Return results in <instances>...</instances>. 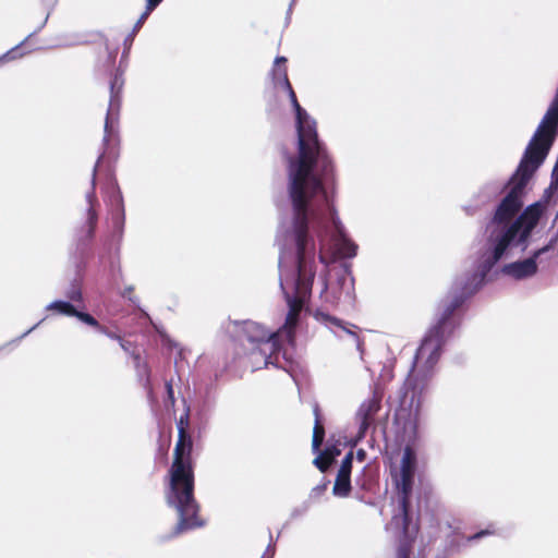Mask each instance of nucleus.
Wrapping results in <instances>:
<instances>
[{
  "instance_id": "obj_1",
  "label": "nucleus",
  "mask_w": 558,
  "mask_h": 558,
  "mask_svg": "<svg viewBox=\"0 0 558 558\" xmlns=\"http://www.w3.org/2000/svg\"><path fill=\"white\" fill-rule=\"evenodd\" d=\"M312 223L281 219L279 222L276 244L279 247L280 288L284 295L288 314L286 322L277 331L267 330L263 325L253 322H234L241 328L239 340L250 351L254 369L279 366V353L283 341L293 343L294 328L299 315L311 298L316 275L317 245L319 243V262L328 265L337 257L352 258L342 253L339 245L331 239L330 232L318 235Z\"/></svg>"
},
{
  "instance_id": "obj_2",
  "label": "nucleus",
  "mask_w": 558,
  "mask_h": 558,
  "mask_svg": "<svg viewBox=\"0 0 558 558\" xmlns=\"http://www.w3.org/2000/svg\"><path fill=\"white\" fill-rule=\"evenodd\" d=\"M286 57H277L271 71L276 85L287 90L295 113L298 155L286 156L287 192L293 221L312 223L318 235L330 232L331 239L347 256H355L357 245L348 236L337 216L328 185L333 179V163L325 144L318 138L316 121L302 108L288 78Z\"/></svg>"
},
{
  "instance_id": "obj_3",
  "label": "nucleus",
  "mask_w": 558,
  "mask_h": 558,
  "mask_svg": "<svg viewBox=\"0 0 558 558\" xmlns=\"http://www.w3.org/2000/svg\"><path fill=\"white\" fill-rule=\"evenodd\" d=\"M453 332V295L449 292L438 304L435 323L430 326L413 359L412 367L399 392V407L395 422L401 429L402 441L407 442L400 461V470L393 475L399 494L400 513L393 515L391 525L402 527L397 558H410L415 529H410V498L417 468L416 452L412 444L418 436L423 416V402L434 366L439 361L447 339Z\"/></svg>"
},
{
  "instance_id": "obj_4",
  "label": "nucleus",
  "mask_w": 558,
  "mask_h": 558,
  "mask_svg": "<svg viewBox=\"0 0 558 558\" xmlns=\"http://www.w3.org/2000/svg\"><path fill=\"white\" fill-rule=\"evenodd\" d=\"M187 423V414L181 416L178 422L179 439L166 493L167 504L177 510L179 519L171 534L163 537V541L205 525V521L198 517L199 505L194 497V473L190 461L193 442L185 428Z\"/></svg>"
},
{
  "instance_id": "obj_5",
  "label": "nucleus",
  "mask_w": 558,
  "mask_h": 558,
  "mask_svg": "<svg viewBox=\"0 0 558 558\" xmlns=\"http://www.w3.org/2000/svg\"><path fill=\"white\" fill-rule=\"evenodd\" d=\"M102 158H104V154H101L96 161V165L93 169V175H92V189H90V191H88L86 193V196H85V199L87 203L85 221L75 231V241H76L77 250H83L95 238L96 227L98 223L97 206H99V203H98V199H97L96 193H95L96 173H97L98 166Z\"/></svg>"
},
{
  "instance_id": "obj_6",
  "label": "nucleus",
  "mask_w": 558,
  "mask_h": 558,
  "mask_svg": "<svg viewBox=\"0 0 558 558\" xmlns=\"http://www.w3.org/2000/svg\"><path fill=\"white\" fill-rule=\"evenodd\" d=\"M124 86L123 73L119 70L112 75L109 84L110 99L105 120L104 146L106 149L118 136V121L121 107V94Z\"/></svg>"
},
{
  "instance_id": "obj_7",
  "label": "nucleus",
  "mask_w": 558,
  "mask_h": 558,
  "mask_svg": "<svg viewBox=\"0 0 558 558\" xmlns=\"http://www.w3.org/2000/svg\"><path fill=\"white\" fill-rule=\"evenodd\" d=\"M383 395L375 389L373 396L365 400L359 408L355 420L359 424L356 438L363 439L368 428L375 423V417L381 408Z\"/></svg>"
},
{
  "instance_id": "obj_8",
  "label": "nucleus",
  "mask_w": 558,
  "mask_h": 558,
  "mask_svg": "<svg viewBox=\"0 0 558 558\" xmlns=\"http://www.w3.org/2000/svg\"><path fill=\"white\" fill-rule=\"evenodd\" d=\"M547 251V247L539 248L533 255L523 260H517L504 266L502 272L514 279L525 280L536 275L538 270L537 258Z\"/></svg>"
},
{
  "instance_id": "obj_9",
  "label": "nucleus",
  "mask_w": 558,
  "mask_h": 558,
  "mask_svg": "<svg viewBox=\"0 0 558 558\" xmlns=\"http://www.w3.org/2000/svg\"><path fill=\"white\" fill-rule=\"evenodd\" d=\"M316 317L324 322L329 323L330 327H336L341 332H343V333L348 335L350 338H352L357 351L360 353H363V343H362L360 337L357 336V333L355 331L347 328L340 319H338L336 317H331L328 314H324L322 312H317Z\"/></svg>"
},
{
  "instance_id": "obj_10",
  "label": "nucleus",
  "mask_w": 558,
  "mask_h": 558,
  "mask_svg": "<svg viewBox=\"0 0 558 558\" xmlns=\"http://www.w3.org/2000/svg\"><path fill=\"white\" fill-rule=\"evenodd\" d=\"M351 492V475L337 474L332 493L337 497H347Z\"/></svg>"
},
{
  "instance_id": "obj_11",
  "label": "nucleus",
  "mask_w": 558,
  "mask_h": 558,
  "mask_svg": "<svg viewBox=\"0 0 558 558\" xmlns=\"http://www.w3.org/2000/svg\"><path fill=\"white\" fill-rule=\"evenodd\" d=\"M135 368L140 381L150 392V371L146 362L140 355L135 356Z\"/></svg>"
},
{
  "instance_id": "obj_12",
  "label": "nucleus",
  "mask_w": 558,
  "mask_h": 558,
  "mask_svg": "<svg viewBox=\"0 0 558 558\" xmlns=\"http://www.w3.org/2000/svg\"><path fill=\"white\" fill-rule=\"evenodd\" d=\"M47 311H56L61 315L74 316L76 308L69 301L56 300L46 306Z\"/></svg>"
},
{
  "instance_id": "obj_13",
  "label": "nucleus",
  "mask_w": 558,
  "mask_h": 558,
  "mask_svg": "<svg viewBox=\"0 0 558 558\" xmlns=\"http://www.w3.org/2000/svg\"><path fill=\"white\" fill-rule=\"evenodd\" d=\"M119 205H120L119 213L113 217V227H114V235L117 236L118 242L120 243L122 240V236H123L124 221H125V214H124V207H123L121 195H119Z\"/></svg>"
},
{
  "instance_id": "obj_14",
  "label": "nucleus",
  "mask_w": 558,
  "mask_h": 558,
  "mask_svg": "<svg viewBox=\"0 0 558 558\" xmlns=\"http://www.w3.org/2000/svg\"><path fill=\"white\" fill-rule=\"evenodd\" d=\"M48 20V15L46 16L45 21L43 22V24L32 34H29L22 43H20L19 45H16L15 47H13L12 49H10L9 51H7L5 53H3L2 56H0V63L2 62H7V61H12V60H15L16 58L19 57H22L23 53H19V49L21 48L22 45H24V43L34 34H36L37 32H39L44 25L46 24Z\"/></svg>"
},
{
  "instance_id": "obj_15",
  "label": "nucleus",
  "mask_w": 558,
  "mask_h": 558,
  "mask_svg": "<svg viewBox=\"0 0 558 558\" xmlns=\"http://www.w3.org/2000/svg\"><path fill=\"white\" fill-rule=\"evenodd\" d=\"M73 317H76L82 323L96 328L98 331H104V327L100 326L99 323L97 322V319L88 313L81 312V311L76 310V314H74Z\"/></svg>"
},
{
  "instance_id": "obj_16",
  "label": "nucleus",
  "mask_w": 558,
  "mask_h": 558,
  "mask_svg": "<svg viewBox=\"0 0 558 558\" xmlns=\"http://www.w3.org/2000/svg\"><path fill=\"white\" fill-rule=\"evenodd\" d=\"M352 463H353V452L349 451L344 456V458H343V460L341 462V465H340V469L338 471V474L351 475Z\"/></svg>"
},
{
  "instance_id": "obj_17",
  "label": "nucleus",
  "mask_w": 558,
  "mask_h": 558,
  "mask_svg": "<svg viewBox=\"0 0 558 558\" xmlns=\"http://www.w3.org/2000/svg\"><path fill=\"white\" fill-rule=\"evenodd\" d=\"M66 298L74 302L82 301V290L80 286L75 282H73L70 288L68 289L65 293Z\"/></svg>"
},
{
  "instance_id": "obj_18",
  "label": "nucleus",
  "mask_w": 558,
  "mask_h": 558,
  "mask_svg": "<svg viewBox=\"0 0 558 558\" xmlns=\"http://www.w3.org/2000/svg\"><path fill=\"white\" fill-rule=\"evenodd\" d=\"M314 415H315V425L313 428V436H320L324 438L325 429L319 420V408L317 404L314 407Z\"/></svg>"
},
{
  "instance_id": "obj_19",
  "label": "nucleus",
  "mask_w": 558,
  "mask_h": 558,
  "mask_svg": "<svg viewBox=\"0 0 558 558\" xmlns=\"http://www.w3.org/2000/svg\"><path fill=\"white\" fill-rule=\"evenodd\" d=\"M134 287L128 286L121 292L122 298L129 300L134 306L140 307V299L133 294Z\"/></svg>"
},
{
  "instance_id": "obj_20",
  "label": "nucleus",
  "mask_w": 558,
  "mask_h": 558,
  "mask_svg": "<svg viewBox=\"0 0 558 558\" xmlns=\"http://www.w3.org/2000/svg\"><path fill=\"white\" fill-rule=\"evenodd\" d=\"M313 463L318 470L326 472L331 464V460L323 454H319L314 459Z\"/></svg>"
},
{
  "instance_id": "obj_21",
  "label": "nucleus",
  "mask_w": 558,
  "mask_h": 558,
  "mask_svg": "<svg viewBox=\"0 0 558 558\" xmlns=\"http://www.w3.org/2000/svg\"><path fill=\"white\" fill-rule=\"evenodd\" d=\"M308 508H310V505L307 502H304L301 506L295 507L291 512V518L296 519L299 517L304 515L307 512Z\"/></svg>"
},
{
  "instance_id": "obj_22",
  "label": "nucleus",
  "mask_w": 558,
  "mask_h": 558,
  "mask_svg": "<svg viewBox=\"0 0 558 558\" xmlns=\"http://www.w3.org/2000/svg\"><path fill=\"white\" fill-rule=\"evenodd\" d=\"M323 441H324L323 437H320V436H313L312 447H313V451L314 452L319 451V448H320Z\"/></svg>"
},
{
  "instance_id": "obj_23",
  "label": "nucleus",
  "mask_w": 558,
  "mask_h": 558,
  "mask_svg": "<svg viewBox=\"0 0 558 558\" xmlns=\"http://www.w3.org/2000/svg\"><path fill=\"white\" fill-rule=\"evenodd\" d=\"M326 488H327V484H322V485L315 486L311 492V497H318L326 490Z\"/></svg>"
},
{
  "instance_id": "obj_24",
  "label": "nucleus",
  "mask_w": 558,
  "mask_h": 558,
  "mask_svg": "<svg viewBox=\"0 0 558 558\" xmlns=\"http://www.w3.org/2000/svg\"><path fill=\"white\" fill-rule=\"evenodd\" d=\"M148 12H143L142 15L140 16V19L137 20V22L135 23L134 25V32H138L140 28L142 27L143 23L146 21V19L148 17Z\"/></svg>"
},
{
  "instance_id": "obj_25",
  "label": "nucleus",
  "mask_w": 558,
  "mask_h": 558,
  "mask_svg": "<svg viewBox=\"0 0 558 558\" xmlns=\"http://www.w3.org/2000/svg\"><path fill=\"white\" fill-rule=\"evenodd\" d=\"M160 3V0H147L146 10L144 12H148V15Z\"/></svg>"
},
{
  "instance_id": "obj_26",
  "label": "nucleus",
  "mask_w": 558,
  "mask_h": 558,
  "mask_svg": "<svg viewBox=\"0 0 558 558\" xmlns=\"http://www.w3.org/2000/svg\"><path fill=\"white\" fill-rule=\"evenodd\" d=\"M275 555V546L269 544L260 558H274Z\"/></svg>"
},
{
  "instance_id": "obj_27",
  "label": "nucleus",
  "mask_w": 558,
  "mask_h": 558,
  "mask_svg": "<svg viewBox=\"0 0 558 558\" xmlns=\"http://www.w3.org/2000/svg\"><path fill=\"white\" fill-rule=\"evenodd\" d=\"M166 389H167L168 398H169L170 402L173 404L174 403V393H173V388H172L171 383L166 384Z\"/></svg>"
},
{
  "instance_id": "obj_28",
  "label": "nucleus",
  "mask_w": 558,
  "mask_h": 558,
  "mask_svg": "<svg viewBox=\"0 0 558 558\" xmlns=\"http://www.w3.org/2000/svg\"><path fill=\"white\" fill-rule=\"evenodd\" d=\"M100 332L106 335L107 337H109L112 340L121 341V339H122L119 335H117L112 331H109L106 328H104V331H100Z\"/></svg>"
},
{
  "instance_id": "obj_29",
  "label": "nucleus",
  "mask_w": 558,
  "mask_h": 558,
  "mask_svg": "<svg viewBox=\"0 0 558 558\" xmlns=\"http://www.w3.org/2000/svg\"><path fill=\"white\" fill-rule=\"evenodd\" d=\"M43 320H40L39 323H37L36 325H34L33 327H31L28 330H26L21 337H19L15 341L19 342L21 339H23L24 337L28 336L33 330H35L40 324H41Z\"/></svg>"
},
{
  "instance_id": "obj_30",
  "label": "nucleus",
  "mask_w": 558,
  "mask_h": 558,
  "mask_svg": "<svg viewBox=\"0 0 558 558\" xmlns=\"http://www.w3.org/2000/svg\"><path fill=\"white\" fill-rule=\"evenodd\" d=\"M129 44H130V37H129V36H126V37H125V39H124V43H123V45H124V53H125L126 51H129V50H130V48H131V47H129Z\"/></svg>"
},
{
  "instance_id": "obj_31",
  "label": "nucleus",
  "mask_w": 558,
  "mask_h": 558,
  "mask_svg": "<svg viewBox=\"0 0 558 558\" xmlns=\"http://www.w3.org/2000/svg\"><path fill=\"white\" fill-rule=\"evenodd\" d=\"M136 33H137V32H134V28H133V29H132V32L128 35V36L130 37V44H129V47H131V46H132V43H133V40H134V37H135V34H136Z\"/></svg>"
},
{
  "instance_id": "obj_32",
  "label": "nucleus",
  "mask_w": 558,
  "mask_h": 558,
  "mask_svg": "<svg viewBox=\"0 0 558 558\" xmlns=\"http://www.w3.org/2000/svg\"><path fill=\"white\" fill-rule=\"evenodd\" d=\"M121 348L128 352L129 351V347H128V342L123 341V339H121V341H119Z\"/></svg>"
},
{
  "instance_id": "obj_33",
  "label": "nucleus",
  "mask_w": 558,
  "mask_h": 558,
  "mask_svg": "<svg viewBox=\"0 0 558 558\" xmlns=\"http://www.w3.org/2000/svg\"><path fill=\"white\" fill-rule=\"evenodd\" d=\"M364 457H365V452H364V450L360 449V450L357 451V459H359V460H363V459H364Z\"/></svg>"
},
{
  "instance_id": "obj_34",
  "label": "nucleus",
  "mask_w": 558,
  "mask_h": 558,
  "mask_svg": "<svg viewBox=\"0 0 558 558\" xmlns=\"http://www.w3.org/2000/svg\"><path fill=\"white\" fill-rule=\"evenodd\" d=\"M327 291V283L326 281L323 279V290H322V294L325 293Z\"/></svg>"
},
{
  "instance_id": "obj_35",
  "label": "nucleus",
  "mask_w": 558,
  "mask_h": 558,
  "mask_svg": "<svg viewBox=\"0 0 558 558\" xmlns=\"http://www.w3.org/2000/svg\"><path fill=\"white\" fill-rule=\"evenodd\" d=\"M104 247H105V250H109L110 248L109 240L104 242Z\"/></svg>"
},
{
  "instance_id": "obj_36",
  "label": "nucleus",
  "mask_w": 558,
  "mask_h": 558,
  "mask_svg": "<svg viewBox=\"0 0 558 558\" xmlns=\"http://www.w3.org/2000/svg\"><path fill=\"white\" fill-rule=\"evenodd\" d=\"M295 0H291L288 12L290 13L292 11V8L294 5Z\"/></svg>"
},
{
  "instance_id": "obj_37",
  "label": "nucleus",
  "mask_w": 558,
  "mask_h": 558,
  "mask_svg": "<svg viewBox=\"0 0 558 558\" xmlns=\"http://www.w3.org/2000/svg\"><path fill=\"white\" fill-rule=\"evenodd\" d=\"M333 332L338 336V337H342L341 333H339L337 330H333Z\"/></svg>"
}]
</instances>
